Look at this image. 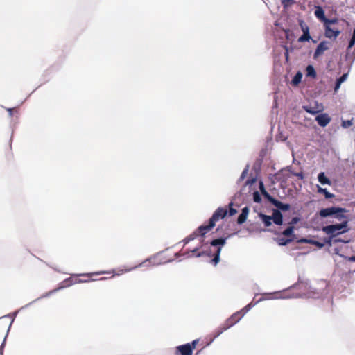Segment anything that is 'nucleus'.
Masks as SVG:
<instances>
[{"instance_id":"obj_1","label":"nucleus","mask_w":355,"mask_h":355,"mask_svg":"<svg viewBox=\"0 0 355 355\" xmlns=\"http://www.w3.org/2000/svg\"><path fill=\"white\" fill-rule=\"evenodd\" d=\"M227 214V209L224 207H218L209 218L207 225H202L197 228L192 234L187 236L182 241L184 245L191 241L195 239L198 236H204L209 232L215 225L216 223L220 219L224 218Z\"/></svg>"},{"instance_id":"obj_2","label":"nucleus","mask_w":355,"mask_h":355,"mask_svg":"<svg viewBox=\"0 0 355 355\" xmlns=\"http://www.w3.org/2000/svg\"><path fill=\"white\" fill-rule=\"evenodd\" d=\"M227 214V209L224 207H218L209 218L207 225H202L197 228L192 234L187 236L182 241L184 245L191 241L195 239L198 236H204L209 232L215 225L216 223L220 219L224 218Z\"/></svg>"},{"instance_id":"obj_3","label":"nucleus","mask_w":355,"mask_h":355,"mask_svg":"<svg viewBox=\"0 0 355 355\" xmlns=\"http://www.w3.org/2000/svg\"><path fill=\"white\" fill-rule=\"evenodd\" d=\"M107 273H109V272H106V271H99V272H95L83 273V274L73 275L71 277L66 279L62 282L63 284H65V285L51 291L47 294V295L56 292L57 291L60 290V288H64L66 286H69L74 284L91 282L92 281H94V279L92 278L93 276L99 275H102V274H107Z\"/></svg>"},{"instance_id":"obj_4","label":"nucleus","mask_w":355,"mask_h":355,"mask_svg":"<svg viewBox=\"0 0 355 355\" xmlns=\"http://www.w3.org/2000/svg\"><path fill=\"white\" fill-rule=\"evenodd\" d=\"M250 308L251 304H249L241 310L232 314L228 319L225 320V322L218 329L216 330V331L214 332V338H217L223 331H226L227 329H230L233 325L236 324L250 309Z\"/></svg>"},{"instance_id":"obj_5","label":"nucleus","mask_w":355,"mask_h":355,"mask_svg":"<svg viewBox=\"0 0 355 355\" xmlns=\"http://www.w3.org/2000/svg\"><path fill=\"white\" fill-rule=\"evenodd\" d=\"M347 220H345L340 224L327 225L322 227V230L331 238L334 237L340 234L345 233L347 231Z\"/></svg>"},{"instance_id":"obj_6","label":"nucleus","mask_w":355,"mask_h":355,"mask_svg":"<svg viewBox=\"0 0 355 355\" xmlns=\"http://www.w3.org/2000/svg\"><path fill=\"white\" fill-rule=\"evenodd\" d=\"M346 210L345 208L331 207L325 209H322L320 211L319 214L322 218L335 215V218H336L339 220H341L343 219L346 218V216L343 215V213Z\"/></svg>"},{"instance_id":"obj_7","label":"nucleus","mask_w":355,"mask_h":355,"mask_svg":"<svg viewBox=\"0 0 355 355\" xmlns=\"http://www.w3.org/2000/svg\"><path fill=\"white\" fill-rule=\"evenodd\" d=\"M226 243V238H218L214 239L211 241L210 245L213 247H216V250L214 254V258L211 259V262L214 266H216L220 261V254L221 252L222 247Z\"/></svg>"},{"instance_id":"obj_8","label":"nucleus","mask_w":355,"mask_h":355,"mask_svg":"<svg viewBox=\"0 0 355 355\" xmlns=\"http://www.w3.org/2000/svg\"><path fill=\"white\" fill-rule=\"evenodd\" d=\"M263 196L275 207L282 211H288L290 209L291 206L289 204H284L279 200L274 198L266 191L263 192Z\"/></svg>"},{"instance_id":"obj_9","label":"nucleus","mask_w":355,"mask_h":355,"mask_svg":"<svg viewBox=\"0 0 355 355\" xmlns=\"http://www.w3.org/2000/svg\"><path fill=\"white\" fill-rule=\"evenodd\" d=\"M299 25L303 32L302 35L298 38L299 42H309L311 40L309 28L303 20L299 21Z\"/></svg>"},{"instance_id":"obj_10","label":"nucleus","mask_w":355,"mask_h":355,"mask_svg":"<svg viewBox=\"0 0 355 355\" xmlns=\"http://www.w3.org/2000/svg\"><path fill=\"white\" fill-rule=\"evenodd\" d=\"M324 35L326 37L331 39H336L340 34V31L338 28H333L329 26L324 25Z\"/></svg>"},{"instance_id":"obj_11","label":"nucleus","mask_w":355,"mask_h":355,"mask_svg":"<svg viewBox=\"0 0 355 355\" xmlns=\"http://www.w3.org/2000/svg\"><path fill=\"white\" fill-rule=\"evenodd\" d=\"M329 42H327V41H322L317 46L315 52H314V54H313V58L315 59H316L317 58H318L320 55H321L322 54H323V53L329 49Z\"/></svg>"},{"instance_id":"obj_12","label":"nucleus","mask_w":355,"mask_h":355,"mask_svg":"<svg viewBox=\"0 0 355 355\" xmlns=\"http://www.w3.org/2000/svg\"><path fill=\"white\" fill-rule=\"evenodd\" d=\"M315 121L321 127L327 126L331 121V118L327 114H320L315 117Z\"/></svg>"},{"instance_id":"obj_13","label":"nucleus","mask_w":355,"mask_h":355,"mask_svg":"<svg viewBox=\"0 0 355 355\" xmlns=\"http://www.w3.org/2000/svg\"><path fill=\"white\" fill-rule=\"evenodd\" d=\"M189 345H179L175 347L174 355H192Z\"/></svg>"},{"instance_id":"obj_14","label":"nucleus","mask_w":355,"mask_h":355,"mask_svg":"<svg viewBox=\"0 0 355 355\" xmlns=\"http://www.w3.org/2000/svg\"><path fill=\"white\" fill-rule=\"evenodd\" d=\"M271 218L274 223L277 225H281L283 223L282 214L279 210H274Z\"/></svg>"},{"instance_id":"obj_15","label":"nucleus","mask_w":355,"mask_h":355,"mask_svg":"<svg viewBox=\"0 0 355 355\" xmlns=\"http://www.w3.org/2000/svg\"><path fill=\"white\" fill-rule=\"evenodd\" d=\"M248 213H249L248 207H245L243 208L241 214L239 216V217L237 218V223L240 225L245 223L247 219Z\"/></svg>"},{"instance_id":"obj_16","label":"nucleus","mask_w":355,"mask_h":355,"mask_svg":"<svg viewBox=\"0 0 355 355\" xmlns=\"http://www.w3.org/2000/svg\"><path fill=\"white\" fill-rule=\"evenodd\" d=\"M314 14L318 19L324 24L325 19H327V17H325L324 10L320 6L316 7Z\"/></svg>"},{"instance_id":"obj_17","label":"nucleus","mask_w":355,"mask_h":355,"mask_svg":"<svg viewBox=\"0 0 355 355\" xmlns=\"http://www.w3.org/2000/svg\"><path fill=\"white\" fill-rule=\"evenodd\" d=\"M318 181L322 184H328V185H331V180L325 175L324 173V172H321L318 174Z\"/></svg>"},{"instance_id":"obj_18","label":"nucleus","mask_w":355,"mask_h":355,"mask_svg":"<svg viewBox=\"0 0 355 355\" xmlns=\"http://www.w3.org/2000/svg\"><path fill=\"white\" fill-rule=\"evenodd\" d=\"M317 189L318 192L319 193L324 194L327 199H330L334 197V195L329 192L327 189L322 188L319 185H317Z\"/></svg>"},{"instance_id":"obj_19","label":"nucleus","mask_w":355,"mask_h":355,"mask_svg":"<svg viewBox=\"0 0 355 355\" xmlns=\"http://www.w3.org/2000/svg\"><path fill=\"white\" fill-rule=\"evenodd\" d=\"M260 217L262 220V222L264 223L265 226L266 227H269L270 225H271L272 223H271V220H272V218L271 216H268V215H265V214H260Z\"/></svg>"},{"instance_id":"obj_20","label":"nucleus","mask_w":355,"mask_h":355,"mask_svg":"<svg viewBox=\"0 0 355 355\" xmlns=\"http://www.w3.org/2000/svg\"><path fill=\"white\" fill-rule=\"evenodd\" d=\"M303 109L304 111L311 114H315L320 112V110H318L317 107L310 105L303 106Z\"/></svg>"},{"instance_id":"obj_21","label":"nucleus","mask_w":355,"mask_h":355,"mask_svg":"<svg viewBox=\"0 0 355 355\" xmlns=\"http://www.w3.org/2000/svg\"><path fill=\"white\" fill-rule=\"evenodd\" d=\"M306 76L315 78L316 76V72L314 67L312 65H309L306 69Z\"/></svg>"},{"instance_id":"obj_22","label":"nucleus","mask_w":355,"mask_h":355,"mask_svg":"<svg viewBox=\"0 0 355 355\" xmlns=\"http://www.w3.org/2000/svg\"><path fill=\"white\" fill-rule=\"evenodd\" d=\"M293 241V239H286V238H277V242L279 245H286L288 243H291Z\"/></svg>"},{"instance_id":"obj_23","label":"nucleus","mask_w":355,"mask_h":355,"mask_svg":"<svg viewBox=\"0 0 355 355\" xmlns=\"http://www.w3.org/2000/svg\"><path fill=\"white\" fill-rule=\"evenodd\" d=\"M347 78V74H343L342 76H340L338 79H337L336 85H335V91H336L340 86L341 83L345 80Z\"/></svg>"},{"instance_id":"obj_24","label":"nucleus","mask_w":355,"mask_h":355,"mask_svg":"<svg viewBox=\"0 0 355 355\" xmlns=\"http://www.w3.org/2000/svg\"><path fill=\"white\" fill-rule=\"evenodd\" d=\"M294 227L290 225L285 230L283 231L282 234L286 236H291L293 235Z\"/></svg>"},{"instance_id":"obj_25","label":"nucleus","mask_w":355,"mask_h":355,"mask_svg":"<svg viewBox=\"0 0 355 355\" xmlns=\"http://www.w3.org/2000/svg\"><path fill=\"white\" fill-rule=\"evenodd\" d=\"M199 343V339H196L193 340L191 343H188L184 344V345H189L191 348V352L193 354V350L196 348L197 345Z\"/></svg>"},{"instance_id":"obj_26","label":"nucleus","mask_w":355,"mask_h":355,"mask_svg":"<svg viewBox=\"0 0 355 355\" xmlns=\"http://www.w3.org/2000/svg\"><path fill=\"white\" fill-rule=\"evenodd\" d=\"M302 75L300 72H297L292 80L293 85H297L302 79Z\"/></svg>"},{"instance_id":"obj_27","label":"nucleus","mask_w":355,"mask_h":355,"mask_svg":"<svg viewBox=\"0 0 355 355\" xmlns=\"http://www.w3.org/2000/svg\"><path fill=\"white\" fill-rule=\"evenodd\" d=\"M301 242H304V243H313L320 248H322L324 246V244L322 243H320L319 241H312V240H307L306 239H303L301 240Z\"/></svg>"},{"instance_id":"obj_28","label":"nucleus","mask_w":355,"mask_h":355,"mask_svg":"<svg viewBox=\"0 0 355 355\" xmlns=\"http://www.w3.org/2000/svg\"><path fill=\"white\" fill-rule=\"evenodd\" d=\"M281 2L284 8H288L295 3L294 0H281Z\"/></svg>"},{"instance_id":"obj_29","label":"nucleus","mask_w":355,"mask_h":355,"mask_svg":"<svg viewBox=\"0 0 355 355\" xmlns=\"http://www.w3.org/2000/svg\"><path fill=\"white\" fill-rule=\"evenodd\" d=\"M338 22V19L336 18H334V19L327 18V19H325V22H324V25H327V26H331V25L337 24Z\"/></svg>"},{"instance_id":"obj_30","label":"nucleus","mask_w":355,"mask_h":355,"mask_svg":"<svg viewBox=\"0 0 355 355\" xmlns=\"http://www.w3.org/2000/svg\"><path fill=\"white\" fill-rule=\"evenodd\" d=\"M355 44V28L353 30L352 36L349 40L347 49H351Z\"/></svg>"},{"instance_id":"obj_31","label":"nucleus","mask_w":355,"mask_h":355,"mask_svg":"<svg viewBox=\"0 0 355 355\" xmlns=\"http://www.w3.org/2000/svg\"><path fill=\"white\" fill-rule=\"evenodd\" d=\"M352 125V121L351 120L343 121L342 122V126L345 128L350 127Z\"/></svg>"},{"instance_id":"obj_32","label":"nucleus","mask_w":355,"mask_h":355,"mask_svg":"<svg viewBox=\"0 0 355 355\" xmlns=\"http://www.w3.org/2000/svg\"><path fill=\"white\" fill-rule=\"evenodd\" d=\"M229 205L230 207L229 209V214H230V216H233L237 212V211L234 208L232 207V202Z\"/></svg>"},{"instance_id":"obj_33","label":"nucleus","mask_w":355,"mask_h":355,"mask_svg":"<svg viewBox=\"0 0 355 355\" xmlns=\"http://www.w3.org/2000/svg\"><path fill=\"white\" fill-rule=\"evenodd\" d=\"M254 200L257 202H259L261 201V197L257 191L254 193Z\"/></svg>"},{"instance_id":"obj_34","label":"nucleus","mask_w":355,"mask_h":355,"mask_svg":"<svg viewBox=\"0 0 355 355\" xmlns=\"http://www.w3.org/2000/svg\"><path fill=\"white\" fill-rule=\"evenodd\" d=\"M299 220L300 218L298 217H293L290 222V225L293 226V225L296 224Z\"/></svg>"},{"instance_id":"obj_35","label":"nucleus","mask_w":355,"mask_h":355,"mask_svg":"<svg viewBox=\"0 0 355 355\" xmlns=\"http://www.w3.org/2000/svg\"><path fill=\"white\" fill-rule=\"evenodd\" d=\"M294 175L297 177L298 178L302 180L304 178V175L302 173H295Z\"/></svg>"},{"instance_id":"obj_36","label":"nucleus","mask_w":355,"mask_h":355,"mask_svg":"<svg viewBox=\"0 0 355 355\" xmlns=\"http://www.w3.org/2000/svg\"><path fill=\"white\" fill-rule=\"evenodd\" d=\"M304 286L306 287L307 286V283L302 282H298L295 285L296 287H301V286Z\"/></svg>"},{"instance_id":"obj_37","label":"nucleus","mask_w":355,"mask_h":355,"mask_svg":"<svg viewBox=\"0 0 355 355\" xmlns=\"http://www.w3.org/2000/svg\"><path fill=\"white\" fill-rule=\"evenodd\" d=\"M259 188H260L261 193L263 195V192H264V191H266V189H265L264 186L262 182L260 183Z\"/></svg>"},{"instance_id":"obj_38","label":"nucleus","mask_w":355,"mask_h":355,"mask_svg":"<svg viewBox=\"0 0 355 355\" xmlns=\"http://www.w3.org/2000/svg\"><path fill=\"white\" fill-rule=\"evenodd\" d=\"M349 261H355V256H352L347 258Z\"/></svg>"},{"instance_id":"obj_39","label":"nucleus","mask_w":355,"mask_h":355,"mask_svg":"<svg viewBox=\"0 0 355 355\" xmlns=\"http://www.w3.org/2000/svg\"><path fill=\"white\" fill-rule=\"evenodd\" d=\"M7 110H8V112H9L10 116H12V111H13V109H12V108H8Z\"/></svg>"},{"instance_id":"obj_40","label":"nucleus","mask_w":355,"mask_h":355,"mask_svg":"<svg viewBox=\"0 0 355 355\" xmlns=\"http://www.w3.org/2000/svg\"><path fill=\"white\" fill-rule=\"evenodd\" d=\"M326 243L329 245H331V238L329 239L328 240H326Z\"/></svg>"},{"instance_id":"obj_41","label":"nucleus","mask_w":355,"mask_h":355,"mask_svg":"<svg viewBox=\"0 0 355 355\" xmlns=\"http://www.w3.org/2000/svg\"><path fill=\"white\" fill-rule=\"evenodd\" d=\"M205 254L204 252H199L198 254H197V257H200L202 255H203Z\"/></svg>"},{"instance_id":"obj_42","label":"nucleus","mask_w":355,"mask_h":355,"mask_svg":"<svg viewBox=\"0 0 355 355\" xmlns=\"http://www.w3.org/2000/svg\"><path fill=\"white\" fill-rule=\"evenodd\" d=\"M286 60H288V53L287 51L286 53Z\"/></svg>"},{"instance_id":"obj_43","label":"nucleus","mask_w":355,"mask_h":355,"mask_svg":"<svg viewBox=\"0 0 355 355\" xmlns=\"http://www.w3.org/2000/svg\"><path fill=\"white\" fill-rule=\"evenodd\" d=\"M103 279H106V277H102V278H101V280H103Z\"/></svg>"},{"instance_id":"obj_44","label":"nucleus","mask_w":355,"mask_h":355,"mask_svg":"<svg viewBox=\"0 0 355 355\" xmlns=\"http://www.w3.org/2000/svg\"><path fill=\"white\" fill-rule=\"evenodd\" d=\"M197 250H198V248L193 250V252H194L197 251Z\"/></svg>"},{"instance_id":"obj_45","label":"nucleus","mask_w":355,"mask_h":355,"mask_svg":"<svg viewBox=\"0 0 355 355\" xmlns=\"http://www.w3.org/2000/svg\"><path fill=\"white\" fill-rule=\"evenodd\" d=\"M124 272H128V271H130V270H123Z\"/></svg>"}]
</instances>
